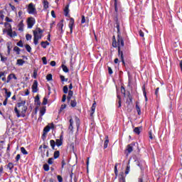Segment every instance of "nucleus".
Segmentation results:
<instances>
[{"instance_id": "f257e3e1", "label": "nucleus", "mask_w": 182, "mask_h": 182, "mask_svg": "<svg viewBox=\"0 0 182 182\" xmlns=\"http://www.w3.org/2000/svg\"><path fill=\"white\" fill-rule=\"evenodd\" d=\"M117 41H116V36H112V46L113 48H118V56L122 63L123 66H126V63L124 62V55H123V51L120 50V48L124 47V40H123V37H122V33L120 32V29L119 27V23L117 20Z\"/></svg>"}, {"instance_id": "f03ea898", "label": "nucleus", "mask_w": 182, "mask_h": 182, "mask_svg": "<svg viewBox=\"0 0 182 182\" xmlns=\"http://www.w3.org/2000/svg\"><path fill=\"white\" fill-rule=\"evenodd\" d=\"M26 100H20L15 107L14 112L17 117H25L26 116V111L28 110V107L26 106Z\"/></svg>"}, {"instance_id": "7ed1b4c3", "label": "nucleus", "mask_w": 182, "mask_h": 182, "mask_svg": "<svg viewBox=\"0 0 182 182\" xmlns=\"http://www.w3.org/2000/svg\"><path fill=\"white\" fill-rule=\"evenodd\" d=\"M33 43L34 45H38L39 43V39H42V33H43V30L41 28H36V30L33 31Z\"/></svg>"}, {"instance_id": "20e7f679", "label": "nucleus", "mask_w": 182, "mask_h": 182, "mask_svg": "<svg viewBox=\"0 0 182 182\" xmlns=\"http://www.w3.org/2000/svg\"><path fill=\"white\" fill-rule=\"evenodd\" d=\"M4 26H6V32L8 35V36H10V38H15L16 36H18V34L16 33V31H12V26L11 23L6 22L4 23Z\"/></svg>"}, {"instance_id": "39448f33", "label": "nucleus", "mask_w": 182, "mask_h": 182, "mask_svg": "<svg viewBox=\"0 0 182 182\" xmlns=\"http://www.w3.org/2000/svg\"><path fill=\"white\" fill-rule=\"evenodd\" d=\"M27 12L29 14V15H36V7H35V4H33V3H30L28 5Z\"/></svg>"}, {"instance_id": "423d86ee", "label": "nucleus", "mask_w": 182, "mask_h": 182, "mask_svg": "<svg viewBox=\"0 0 182 182\" xmlns=\"http://www.w3.org/2000/svg\"><path fill=\"white\" fill-rule=\"evenodd\" d=\"M114 9H115V12H116V14H115V16L114 18V21L115 23V25H116V28H117V23H118V25H119V28L120 27V22L119 21V17L117 16V12H118V9H117V0H114ZM117 21V22L116 21ZM120 29V28H119ZM119 32H120V30H119Z\"/></svg>"}, {"instance_id": "0eeeda50", "label": "nucleus", "mask_w": 182, "mask_h": 182, "mask_svg": "<svg viewBox=\"0 0 182 182\" xmlns=\"http://www.w3.org/2000/svg\"><path fill=\"white\" fill-rule=\"evenodd\" d=\"M35 18H33V17H29L27 19V27L28 29H32V28H33V25H35Z\"/></svg>"}, {"instance_id": "6e6552de", "label": "nucleus", "mask_w": 182, "mask_h": 182, "mask_svg": "<svg viewBox=\"0 0 182 182\" xmlns=\"http://www.w3.org/2000/svg\"><path fill=\"white\" fill-rule=\"evenodd\" d=\"M55 146H57V147H60V146H63V134L60 135L59 139H55Z\"/></svg>"}, {"instance_id": "1a4fd4ad", "label": "nucleus", "mask_w": 182, "mask_h": 182, "mask_svg": "<svg viewBox=\"0 0 182 182\" xmlns=\"http://www.w3.org/2000/svg\"><path fill=\"white\" fill-rule=\"evenodd\" d=\"M73 26H75V18H70L68 27L70 28V33H73Z\"/></svg>"}, {"instance_id": "9d476101", "label": "nucleus", "mask_w": 182, "mask_h": 182, "mask_svg": "<svg viewBox=\"0 0 182 182\" xmlns=\"http://www.w3.org/2000/svg\"><path fill=\"white\" fill-rule=\"evenodd\" d=\"M63 20H60V22L57 24V29L60 31V33L63 34Z\"/></svg>"}, {"instance_id": "9b49d317", "label": "nucleus", "mask_w": 182, "mask_h": 182, "mask_svg": "<svg viewBox=\"0 0 182 182\" xmlns=\"http://www.w3.org/2000/svg\"><path fill=\"white\" fill-rule=\"evenodd\" d=\"M31 89H32L33 93H38V91L39 90L38 89V81L37 80H34V82L32 85Z\"/></svg>"}, {"instance_id": "f8f14e48", "label": "nucleus", "mask_w": 182, "mask_h": 182, "mask_svg": "<svg viewBox=\"0 0 182 182\" xmlns=\"http://www.w3.org/2000/svg\"><path fill=\"white\" fill-rule=\"evenodd\" d=\"M12 79H14V80H18V77H16V75L14 73H11L8 75L6 83H9Z\"/></svg>"}, {"instance_id": "ddd939ff", "label": "nucleus", "mask_w": 182, "mask_h": 182, "mask_svg": "<svg viewBox=\"0 0 182 182\" xmlns=\"http://www.w3.org/2000/svg\"><path fill=\"white\" fill-rule=\"evenodd\" d=\"M50 131V125L48 124L43 129V137H46V134L49 133Z\"/></svg>"}, {"instance_id": "4468645a", "label": "nucleus", "mask_w": 182, "mask_h": 182, "mask_svg": "<svg viewBox=\"0 0 182 182\" xmlns=\"http://www.w3.org/2000/svg\"><path fill=\"white\" fill-rule=\"evenodd\" d=\"M69 6L70 4H67L64 9V15L65 16H67L68 18H70V15L69 14L70 10H69Z\"/></svg>"}, {"instance_id": "2eb2a0df", "label": "nucleus", "mask_w": 182, "mask_h": 182, "mask_svg": "<svg viewBox=\"0 0 182 182\" xmlns=\"http://www.w3.org/2000/svg\"><path fill=\"white\" fill-rule=\"evenodd\" d=\"M95 110H96V101H94V103L91 107V112H90L91 117H93V114H95Z\"/></svg>"}, {"instance_id": "dca6fc26", "label": "nucleus", "mask_w": 182, "mask_h": 182, "mask_svg": "<svg viewBox=\"0 0 182 182\" xmlns=\"http://www.w3.org/2000/svg\"><path fill=\"white\" fill-rule=\"evenodd\" d=\"M23 20H21L19 23L18 24V31L20 32H23Z\"/></svg>"}, {"instance_id": "f3484780", "label": "nucleus", "mask_w": 182, "mask_h": 182, "mask_svg": "<svg viewBox=\"0 0 182 182\" xmlns=\"http://www.w3.org/2000/svg\"><path fill=\"white\" fill-rule=\"evenodd\" d=\"M132 82H133V77L130 75V73H128V87L132 86Z\"/></svg>"}, {"instance_id": "a211bd4d", "label": "nucleus", "mask_w": 182, "mask_h": 182, "mask_svg": "<svg viewBox=\"0 0 182 182\" xmlns=\"http://www.w3.org/2000/svg\"><path fill=\"white\" fill-rule=\"evenodd\" d=\"M5 72L0 71V79L1 77V80L6 83V77L5 76Z\"/></svg>"}, {"instance_id": "6ab92c4d", "label": "nucleus", "mask_w": 182, "mask_h": 182, "mask_svg": "<svg viewBox=\"0 0 182 182\" xmlns=\"http://www.w3.org/2000/svg\"><path fill=\"white\" fill-rule=\"evenodd\" d=\"M70 126L68 127V130H70L72 133H73V119H70Z\"/></svg>"}, {"instance_id": "aec40b11", "label": "nucleus", "mask_w": 182, "mask_h": 182, "mask_svg": "<svg viewBox=\"0 0 182 182\" xmlns=\"http://www.w3.org/2000/svg\"><path fill=\"white\" fill-rule=\"evenodd\" d=\"M117 99L118 102V108L122 107V97L119 94L117 95Z\"/></svg>"}, {"instance_id": "412c9836", "label": "nucleus", "mask_w": 182, "mask_h": 182, "mask_svg": "<svg viewBox=\"0 0 182 182\" xmlns=\"http://www.w3.org/2000/svg\"><path fill=\"white\" fill-rule=\"evenodd\" d=\"M46 113V107L44 106L40 109V117H42V116H43Z\"/></svg>"}, {"instance_id": "4be33fe9", "label": "nucleus", "mask_w": 182, "mask_h": 182, "mask_svg": "<svg viewBox=\"0 0 182 182\" xmlns=\"http://www.w3.org/2000/svg\"><path fill=\"white\" fill-rule=\"evenodd\" d=\"M1 62L2 63H6V60H8V57L3 55L2 53H0Z\"/></svg>"}, {"instance_id": "5701e85b", "label": "nucleus", "mask_w": 182, "mask_h": 182, "mask_svg": "<svg viewBox=\"0 0 182 182\" xmlns=\"http://www.w3.org/2000/svg\"><path fill=\"white\" fill-rule=\"evenodd\" d=\"M107 146H109V136L107 135L104 142V149H107Z\"/></svg>"}, {"instance_id": "b1692460", "label": "nucleus", "mask_w": 182, "mask_h": 182, "mask_svg": "<svg viewBox=\"0 0 182 182\" xmlns=\"http://www.w3.org/2000/svg\"><path fill=\"white\" fill-rule=\"evenodd\" d=\"M73 97V92L72 90L68 91V95L67 97L68 102H70V99Z\"/></svg>"}, {"instance_id": "393cba45", "label": "nucleus", "mask_w": 182, "mask_h": 182, "mask_svg": "<svg viewBox=\"0 0 182 182\" xmlns=\"http://www.w3.org/2000/svg\"><path fill=\"white\" fill-rule=\"evenodd\" d=\"M119 182H126V178H124V173L122 172L119 174Z\"/></svg>"}, {"instance_id": "a878e982", "label": "nucleus", "mask_w": 182, "mask_h": 182, "mask_svg": "<svg viewBox=\"0 0 182 182\" xmlns=\"http://www.w3.org/2000/svg\"><path fill=\"white\" fill-rule=\"evenodd\" d=\"M43 9H48L49 8V2L48 0H43Z\"/></svg>"}, {"instance_id": "bb28decb", "label": "nucleus", "mask_w": 182, "mask_h": 182, "mask_svg": "<svg viewBox=\"0 0 182 182\" xmlns=\"http://www.w3.org/2000/svg\"><path fill=\"white\" fill-rule=\"evenodd\" d=\"M60 156V151H54V154H53L54 159H59Z\"/></svg>"}, {"instance_id": "cd10ccee", "label": "nucleus", "mask_w": 182, "mask_h": 182, "mask_svg": "<svg viewBox=\"0 0 182 182\" xmlns=\"http://www.w3.org/2000/svg\"><path fill=\"white\" fill-rule=\"evenodd\" d=\"M50 146H51V149H52L53 150H55V147H56V142L55 141V140L51 139V140L50 141Z\"/></svg>"}, {"instance_id": "c85d7f7f", "label": "nucleus", "mask_w": 182, "mask_h": 182, "mask_svg": "<svg viewBox=\"0 0 182 182\" xmlns=\"http://www.w3.org/2000/svg\"><path fill=\"white\" fill-rule=\"evenodd\" d=\"M141 129H142L141 127H135L134 129V133H135V134H138V135L140 134V133H141L140 130H141Z\"/></svg>"}, {"instance_id": "c756f323", "label": "nucleus", "mask_w": 182, "mask_h": 182, "mask_svg": "<svg viewBox=\"0 0 182 182\" xmlns=\"http://www.w3.org/2000/svg\"><path fill=\"white\" fill-rule=\"evenodd\" d=\"M127 151L128 152V154H130V153L133 151V146H132L131 144L127 145Z\"/></svg>"}, {"instance_id": "7c9ffc66", "label": "nucleus", "mask_w": 182, "mask_h": 182, "mask_svg": "<svg viewBox=\"0 0 182 182\" xmlns=\"http://www.w3.org/2000/svg\"><path fill=\"white\" fill-rule=\"evenodd\" d=\"M70 102L71 107H75L77 105V102H76V99L71 100H70Z\"/></svg>"}, {"instance_id": "2f4dec72", "label": "nucleus", "mask_w": 182, "mask_h": 182, "mask_svg": "<svg viewBox=\"0 0 182 182\" xmlns=\"http://www.w3.org/2000/svg\"><path fill=\"white\" fill-rule=\"evenodd\" d=\"M24 63H25V60H23V59L17 60L16 65H18V66H23Z\"/></svg>"}, {"instance_id": "473e14b6", "label": "nucleus", "mask_w": 182, "mask_h": 182, "mask_svg": "<svg viewBox=\"0 0 182 182\" xmlns=\"http://www.w3.org/2000/svg\"><path fill=\"white\" fill-rule=\"evenodd\" d=\"M5 90V93H6V99H9V97H11V95H12V93L11 92H8V89L4 88Z\"/></svg>"}, {"instance_id": "72a5a7b5", "label": "nucleus", "mask_w": 182, "mask_h": 182, "mask_svg": "<svg viewBox=\"0 0 182 182\" xmlns=\"http://www.w3.org/2000/svg\"><path fill=\"white\" fill-rule=\"evenodd\" d=\"M14 50V52H16V55H21V48H19V47L15 46Z\"/></svg>"}, {"instance_id": "f704fd0d", "label": "nucleus", "mask_w": 182, "mask_h": 182, "mask_svg": "<svg viewBox=\"0 0 182 182\" xmlns=\"http://www.w3.org/2000/svg\"><path fill=\"white\" fill-rule=\"evenodd\" d=\"M25 48H26L27 52H28V53H31V52H32V48L31 47V46H29V44H26L25 46Z\"/></svg>"}, {"instance_id": "c9c22d12", "label": "nucleus", "mask_w": 182, "mask_h": 182, "mask_svg": "<svg viewBox=\"0 0 182 182\" xmlns=\"http://www.w3.org/2000/svg\"><path fill=\"white\" fill-rule=\"evenodd\" d=\"M130 172V161L128 162V164L126 168L125 174H128Z\"/></svg>"}, {"instance_id": "e433bc0d", "label": "nucleus", "mask_w": 182, "mask_h": 182, "mask_svg": "<svg viewBox=\"0 0 182 182\" xmlns=\"http://www.w3.org/2000/svg\"><path fill=\"white\" fill-rule=\"evenodd\" d=\"M114 174L115 178H117V176H119V171H117V164H116L114 166Z\"/></svg>"}, {"instance_id": "4c0bfd02", "label": "nucleus", "mask_w": 182, "mask_h": 182, "mask_svg": "<svg viewBox=\"0 0 182 182\" xmlns=\"http://www.w3.org/2000/svg\"><path fill=\"white\" fill-rule=\"evenodd\" d=\"M142 91L144 97H147V92H146V85L142 86Z\"/></svg>"}, {"instance_id": "58836bf2", "label": "nucleus", "mask_w": 182, "mask_h": 182, "mask_svg": "<svg viewBox=\"0 0 182 182\" xmlns=\"http://www.w3.org/2000/svg\"><path fill=\"white\" fill-rule=\"evenodd\" d=\"M62 68H63V72H65V73H69V68H68V67L66 65H63Z\"/></svg>"}, {"instance_id": "ea45409f", "label": "nucleus", "mask_w": 182, "mask_h": 182, "mask_svg": "<svg viewBox=\"0 0 182 182\" xmlns=\"http://www.w3.org/2000/svg\"><path fill=\"white\" fill-rule=\"evenodd\" d=\"M136 109L139 116H140V114H141V110L140 109V107L137 104L136 105Z\"/></svg>"}, {"instance_id": "a19ab883", "label": "nucleus", "mask_w": 182, "mask_h": 182, "mask_svg": "<svg viewBox=\"0 0 182 182\" xmlns=\"http://www.w3.org/2000/svg\"><path fill=\"white\" fill-rule=\"evenodd\" d=\"M121 93L124 95V97H126V88L123 86L121 87Z\"/></svg>"}, {"instance_id": "79ce46f5", "label": "nucleus", "mask_w": 182, "mask_h": 182, "mask_svg": "<svg viewBox=\"0 0 182 182\" xmlns=\"http://www.w3.org/2000/svg\"><path fill=\"white\" fill-rule=\"evenodd\" d=\"M7 168L11 171L12 168H14V164L12 162H9L7 165Z\"/></svg>"}, {"instance_id": "37998d69", "label": "nucleus", "mask_w": 182, "mask_h": 182, "mask_svg": "<svg viewBox=\"0 0 182 182\" xmlns=\"http://www.w3.org/2000/svg\"><path fill=\"white\" fill-rule=\"evenodd\" d=\"M69 90V88H68V85H65L63 88V92L66 95Z\"/></svg>"}, {"instance_id": "c03bdc74", "label": "nucleus", "mask_w": 182, "mask_h": 182, "mask_svg": "<svg viewBox=\"0 0 182 182\" xmlns=\"http://www.w3.org/2000/svg\"><path fill=\"white\" fill-rule=\"evenodd\" d=\"M43 168L44 171H49V165L46 164L43 165Z\"/></svg>"}, {"instance_id": "a18cd8bd", "label": "nucleus", "mask_w": 182, "mask_h": 182, "mask_svg": "<svg viewBox=\"0 0 182 182\" xmlns=\"http://www.w3.org/2000/svg\"><path fill=\"white\" fill-rule=\"evenodd\" d=\"M128 99L129 100V103H132L133 102V97L132 96V94H130V92H128Z\"/></svg>"}, {"instance_id": "49530a36", "label": "nucleus", "mask_w": 182, "mask_h": 182, "mask_svg": "<svg viewBox=\"0 0 182 182\" xmlns=\"http://www.w3.org/2000/svg\"><path fill=\"white\" fill-rule=\"evenodd\" d=\"M21 151L24 155H27L28 154V152L26 151V149H25V147H21Z\"/></svg>"}, {"instance_id": "de8ad7c7", "label": "nucleus", "mask_w": 182, "mask_h": 182, "mask_svg": "<svg viewBox=\"0 0 182 182\" xmlns=\"http://www.w3.org/2000/svg\"><path fill=\"white\" fill-rule=\"evenodd\" d=\"M4 18H5V15H4V11H0V19H1V21H4Z\"/></svg>"}, {"instance_id": "09e8293b", "label": "nucleus", "mask_w": 182, "mask_h": 182, "mask_svg": "<svg viewBox=\"0 0 182 182\" xmlns=\"http://www.w3.org/2000/svg\"><path fill=\"white\" fill-rule=\"evenodd\" d=\"M65 109H66V105H65V104L61 105V107H60V108L59 113H60L61 112H63V110H65Z\"/></svg>"}, {"instance_id": "8fccbe9b", "label": "nucleus", "mask_w": 182, "mask_h": 182, "mask_svg": "<svg viewBox=\"0 0 182 182\" xmlns=\"http://www.w3.org/2000/svg\"><path fill=\"white\" fill-rule=\"evenodd\" d=\"M37 76H38V70H34L33 73V77L34 79H36Z\"/></svg>"}, {"instance_id": "3c124183", "label": "nucleus", "mask_w": 182, "mask_h": 182, "mask_svg": "<svg viewBox=\"0 0 182 182\" xmlns=\"http://www.w3.org/2000/svg\"><path fill=\"white\" fill-rule=\"evenodd\" d=\"M46 105H48V98L45 97L43 100V105L46 106Z\"/></svg>"}, {"instance_id": "603ef678", "label": "nucleus", "mask_w": 182, "mask_h": 182, "mask_svg": "<svg viewBox=\"0 0 182 182\" xmlns=\"http://www.w3.org/2000/svg\"><path fill=\"white\" fill-rule=\"evenodd\" d=\"M17 46H19V48H23V43L22 42V41H18L16 43Z\"/></svg>"}, {"instance_id": "864d4df0", "label": "nucleus", "mask_w": 182, "mask_h": 182, "mask_svg": "<svg viewBox=\"0 0 182 182\" xmlns=\"http://www.w3.org/2000/svg\"><path fill=\"white\" fill-rule=\"evenodd\" d=\"M57 179H58V182H63V178L62 177V176L58 175Z\"/></svg>"}, {"instance_id": "5fc2aeb1", "label": "nucleus", "mask_w": 182, "mask_h": 182, "mask_svg": "<svg viewBox=\"0 0 182 182\" xmlns=\"http://www.w3.org/2000/svg\"><path fill=\"white\" fill-rule=\"evenodd\" d=\"M42 60H43V65H48V60H46V57H43Z\"/></svg>"}, {"instance_id": "6e6d98bb", "label": "nucleus", "mask_w": 182, "mask_h": 182, "mask_svg": "<svg viewBox=\"0 0 182 182\" xmlns=\"http://www.w3.org/2000/svg\"><path fill=\"white\" fill-rule=\"evenodd\" d=\"M26 41H31V39H32V35L26 34Z\"/></svg>"}, {"instance_id": "4d7b16f0", "label": "nucleus", "mask_w": 182, "mask_h": 182, "mask_svg": "<svg viewBox=\"0 0 182 182\" xmlns=\"http://www.w3.org/2000/svg\"><path fill=\"white\" fill-rule=\"evenodd\" d=\"M82 19H81V23L83 24V23H86V17H85V16H82Z\"/></svg>"}, {"instance_id": "13d9d810", "label": "nucleus", "mask_w": 182, "mask_h": 182, "mask_svg": "<svg viewBox=\"0 0 182 182\" xmlns=\"http://www.w3.org/2000/svg\"><path fill=\"white\" fill-rule=\"evenodd\" d=\"M35 102H37L38 105H41V100H40V98H39V95H37L36 97Z\"/></svg>"}, {"instance_id": "bf43d9fd", "label": "nucleus", "mask_w": 182, "mask_h": 182, "mask_svg": "<svg viewBox=\"0 0 182 182\" xmlns=\"http://www.w3.org/2000/svg\"><path fill=\"white\" fill-rule=\"evenodd\" d=\"M60 78L61 82H68V78L65 79V76H63V75H60Z\"/></svg>"}, {"instance_id": "052dcab7", "label": "nucleus", "mask_w": 182, "mask_h": 182, "mask_svg": "<svg viewBox=\"0 0 182 182\" xmlns=\"http://www.w3.org/2000/svg\"><path fill=\"white\" fill-rule=\"evenodd\" d=\"M54 158H49L48 160V164H53Z\"/></svg>"}, {"instance_id": "680f3d73", "label": "nucleus", "mask_w": 182, "mask_h": 182, "mask_svg": "<svg viewBox=\"0 0 182 182\" xmlns=\"http://www.w3.org/2000/svg\"><path fill=\"white\" fill-rule=\"evenodd\" d=\"M160 90V87H157L156 90H155V95L156 96V97H159V92Z\"/></svg>"}, {"instance_id": "e2e57ef3", "label": "nucleus", "mask_w": 182, "mask_h": 182, "mask_svg": "<svg viewBox=\"0 0 182 182\" xmlns=\"http://www.w3.org/2000/svg\"><path fill=\"white\" fill-rule=\"evenodd\" d=\"M46 79L48 80V81H50V80H52V74H48V75H47V76H46Z\"/></svg>"}, {"instance_id": "0e129e2a", "label": "nucleus", "mask_w": 182, "mask_h": 182, "mask_svg": "<svg viewBox=\"0 0 182 182\" xmlns=\"http://www.w3.org/2000/svg\"><path fill=\"white\" fill-rule=\"evenodd\" d=\"M9 5L12 11H16V7H15V6L12 5L11 4H9Z\"/></svg>"}, {"instance_id": "69168bd1", "label": "nucleus", "mask_w": 182, "mask_h": 182, "mask_svg": "<svg viewBox=\"0 0 182 182\" xmlns=\"http://www.w3.org/2000/svg\"><path fill=\"white\" fill-rule=\"evenodd\" d=\"M19 160H21V154H17L16 156V163H18V161H19Z\"/></svg>"}, {"instance_id": "338daca9", "label": "nucleus", "mask_w": 182, "mask_h": 182, "mask_svg": "<svg viewBox=\"0 0 182 182\" xmlns=\"http://www.w3.org/2000/svg\"><path fill=\"white\" fill-rule=\"evenodd\" d=\"M41 46L43 48V49H46V48H47V46H48L46 45V43H45L44 41H42V42L41 43Z\"/></svg>"}, {"instance_id": "774afa93", "label": "nucleus", "mask_w": 182, "mask_h": 182, "mask_svg": "<svg viewBox=\"0 0 182 182\" xmlns=\"http://www.w3.org/2000/svg\"><path fill=\"white\" fill-rule=\"evenodd\" d=\"M6 22H14V20L9 17H6Z\"/></svg>"}]
</instances>
